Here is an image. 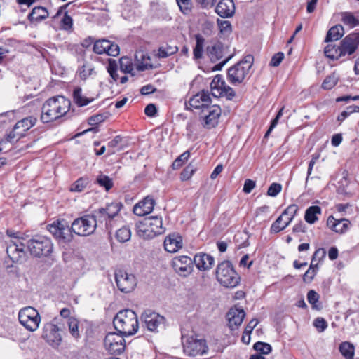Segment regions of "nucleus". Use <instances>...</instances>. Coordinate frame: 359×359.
I'll use <instances>...</instances> for the list:
<instances>
[{
  "mask_svg": "<svg viewBox=\"0 0 359 359\" xmlns=\"http://www.w3.org/2000/svg\"><path fill=\"white\" fill-rule=\"evenodd\" d=\"M97 218L95 212L93 215H84L74 219L71 227L66 220H57L49 224L48 229L59 242L66 243L73 239L72 233L81 236L93 233L99 223Z\"/></svg>",
  "mask_w": 359,
  "mask_h": 359,
  "instance_id": "obj_1",
  "label": "nucleus"
},
{
  "mask_svg": "<svg viewBox=\"0 0 359 359\" xmlns=\"http://www.w3.org/2000/svg\"><path fill=\"white\" fill-rule=\"evenodd\" d=\"M70 105V100L64 96L49 98L41 107V122L48 123L62 117L69 111Z\"/></svg>",
  "mask_w": 359,
  "mask_h": 359,
  "instance_id": "obj_2",
  "label": "nucleus"
},
{
  "mask_svg": "<svg viewBox=\"0 0 359 359\" xmlns=\"http://www.w3.org/2000/svg\"><path fill=\"white\" fill-rule=\"evenodd\" d=\"M113 324L116 330L126 337L135 334L139 327L137 314L131 309L120 311L114 318Z\"/></svg>",
  "mask_w": 359,
  "mask_h": 359,
  "instance_id": "obj_3",
  "label": "nucleus"
},
{
  "mask_svg": "<svg viewBox=\"0 0 359 359\" xmlns=\"http://www.w3.org/2000/svg\"><path fill=\"white\" fill-rule=\"evenodd\" d=\"M254 62V57L251 54L246 55L239 62L229 68L227 80L232 85L237 86L243 83L250 76V69Z\"/></svg>",
  "mask_w": 359,
  "mask_h": 359,
  "instance_id": "obj_4",
  "label": "nucleus"
},
{
  "mask_svg": "<svg viewBox=\"0 0 359 359\" xmlns=\"http://www.w3.org/2000/svg\"><path fill=\"white\" fill-rule=\"evenodd\" d=\"M137 234L143 239H152L165 231L162 218L158 216H150L135 224Z\"/></svg>",
  "mask_w": 359,
  "mask_h": 359,
  "instance_id": "obj_5",
  "label": "nucleus"
},
{
  "mask_svg": "<svg viewBox=\"0 0 359 359\" xmlns=\"http://www.w3.org/2000/svg\"><path fill=\"white\" fill-rule=\"evenodd\" d=\"M216 278L222 286L228 288L236 287L240 282V276L229 261H223L217 265Z\"/></svg>",
  "mask_w": 359,
  "mask_h": 359,
  "instance_id": "obj_6",
  "label": "nucleus"
},
{
  "mask_svg": "<svg viewBox=\"0 0 359 359\" xmlns=\"http://www.w3.org/2000/svg\"><path fill=\"white\" fill-rule=\"evenodd\" d=\"M182 342L184 353L188 356H196L203 355L208 351L206 341L198 338V335L184 336L182 335Z\"/></svg>",
  "mask_w": 359,
  "mask_h": 359,
  "instance_id": "obj_7",
  "label": "nucleus"
},
{
  "mask_svg": "<svg viewBox=\"0 0 359 359\" xmlns=\"http://www.w3.org/2000/svg\"><path fill=\"white\" fill-rule=\"evenodd\" d=\"M206 55L212 62L221 60L215 67V70H221L224 65L235 55V49L229 50V46H206Z\"/></svg>",
  "mask_w": 359,
  "mask_h": 359,
  "instance_id": "obj_8",
  "label": "nucleus"
},
{
  "mask_svg": "<svg viewBox=\"0 0 359 359\" xmlns=\"http://www.w3.org/2000/svg\"><path fill=\"white\" fill-rule=\"evenodd\" d=\"M27 247L31 255L38 257H47L53 251L51 240L43 236H36L29 240Z\"/></svg>",
  "mask_w": 359,
  "mask_h": 359,
  "instance_id": "obj_9",
  "label": "nucleus"
},
{
  "mask_svg": "<svg viewBox=\"0 0 359 359\" xmlns=\"http://www.w3.org/2000/svg\"><path fill=\"white\" fill-rule=\"evenodd\" d=\"M18 319L20 324L31 332L38 329L41 321L39 312L32 306L21 309L18 313Z\"/></svg>",
  "mask_w": 359,
  "mask_h": 359,
  "instance_id": "obj_10",
  "label": "nucleus"
},
{
  "mask_svg": "<svg viewBox=\"0 0 359 359\" xmlns=\"http://www.w3.org/2000/svg\"><path fill=\"white\" fill-rule=\"evenodd\" d=\"M147 329L152 332H159L166 327V320L158 313L150 310L145 311L141 316Z\"/></svg>",
  "mask_w": 359,
  "mask_h": 359,
  "instance_id": "obj_11",
  "label": "nucleus"
},
{
  "mask_svg": "<svg viewBox=\"0 0 359 359\" xmlns=\"http://www.w3.org/2000/svg\"><path fill=\"white\" fill-rule=\"evenodd\" d=\"M115 281L118 289L124 293L132 292L137 285L136 277L123 269L115 271Z\"/></svg>",
  "mask_w": 359,
  "mask_h": 359,
  "instance_id": "obj_12",
  "label": "nucleus"
},
{
  "mask_svg": "<svg viewBox=\"0 0 359 359\" xmlns=\"http://www.w3.org/2000/svg\"><path fill=\"white\" fill-rule=\"evenodd\" d=\"M123 334L119 332H109L104 338V345L111 354H121L126 348V341Z\"/></svg>",
  "mask_w": 359,
  "mask_h": 359,
  "instance_id": "obj_13",
  "label": "nucleus"
},
{
  "mask_svg": "<svg viewBox=\"0 0 359 359\" xmlns=\"http://www.w3.org/2000/svg\"><path fill=\"white\" fill-rule=\"evenodd\" d=\"M54 320L57 324L48 323L44 325L43 337L53 345H58L62 341V337L60 332L63 331L65 327L64 324L60 322V320L58 318H55Z\"/></svg>",
  "mask_w": 359,
  "mask_h": 359,
  "instance_id": "obj_14",
  "label": "nucleus"
},
{
  "mask_svg": "<svg viewBox=\"0 0 359 359\" xmlns=\"http://www.w3.org/2000/svg\"><path fill=\"white\" fill-rule=\"evenodd\" d=\"M122 207L123 205L121 203L113 202L107 204L105 208H101L95 211L96 213V217H98L97 219L99 223H104V219L109 218H111L109 220V224L111 219H114L115 221L117 219H121L122 217L119 212Z\"/></svg>",
  "mask_w": 359,
  "mask_h": 359,
  "instance_id": "obj_15",
  "label": "nucleus"
},
{
  "mask_svg": "<svg viewBox=\"0 0 359 359\" xmlns=\"http://www.w3.org/2000/svg\"><path fill=\"white\" fill-rule=\"evenodd\" d=\"M172 266L179 276L187 277L193 271L194 263L191 257L188 256H177L172 260Z\"/></svg>",
  "mask_w": 359,
  "mask_h": 359,
  "instance_id": "obj_16",
  "label": "nucleus"
},
{
  "mask_svg": "<svg viewBox=\"0 0 359 359\" xmlns=\"http://www.w3.org/2000/svg\"><path fill=\"white\" fill-rule=\"evenodd\" d=\"M222 114V109L217 104H210L203 111L200 113V118L204 121V126L212 128L218 123V118Z\"/></svg>",
  "mask_w": 359,
  "mask_h": 359,
  "instance_id": "obj_17",
  "label": "nucleus"
},
{
  "mask_svg": "<svg viewBox=\"0 0 359 359\" xmlns=\"http://www.w3.org/2000/svg\"><path fill=\"white\" fill-rule=\"evenodd\" d=\"M24 244L20 240H10L6 243V253L13 262H22L25 259Z\"/></svg>",
  "mask_w": 359,
  "mask_h": 359,
  "instance_id": "obj_18",
  "label": "nucleus"
},
{
  "mask_svg": "<svg viewBox=\"0 0 359 359\" xmlns=\"http://www.w3.org/2000/svg\"><path fill=\"white\" fill-rule=\"evenodd\" d=\"M358 46H325V55L332 60L353 54Z\"/></svg>",
  "mask_w": 359,
  "mask_h": 359,
  "instance_id": "obj_19",
  "label": "nucleus"
},
{
  "mask_svg": "<svg viewBox=\"0 0 359 359\" xmlns=\"http://www.w3.org/2000/svg\"><path fill=\"white\" fill-rule=\"evenodd\" d=\"M211 104L210 93L208 90H201L192 96L189 100V105L191 108L200 109L203 111Z\"/></svg>",
  "mask_w": 359,
  "mask_h": 359,
  "instance_id": "obj_20",
  "label": "nucleus"
},
{
  "mask_svg": "<svg viewBox=\"0 0 359 359\" xmlns=\"http://www.w3.org/2000/svg\"><path fill=\"white\" fill-rule=\"evenodd\" d=\"M155 204V200L152 197L148 196L134 205L133 212L138 216L148 215L152 212Z\"/></svg>",
  "mask_w": 359,
  "mask_h": 359,
  "instance_id": "obj_21",
  "label": "nucleus"
},
{
  "mask_svg": "<svg viewBox=\"0 0 359 359\" xmlns=\"http://www.w3.org/2000/svg\"><path fill=\"white\" fill-rule=\"evenodd\" d=\"M245 316V313L242 309L231 308L227 313L226 317L229 328L233 330L241 325Z\"/></svg>",
  "mask_w": 359,
  "mask_h": 359,
  "instance_id": "obj_22",
  "label": "nucleus"
},
{
  "mask_svg": "<svg viewBox=\"0 0 359 359\" xmlns=\"http://www.w3.org/2000/svg\"><path fill=\"white\" fill-rule=\"evenodd\" d=\"M235 10L233 0H220L215 7V12L223 18L232 17Z\"/></svg>",
  "mask_w": 359,
  "mask_h": 359,
  "instance_id": "obj_23",
  "label": "nucleus"
},
{
  "mask_svg": "<svg viewBox=\"0 0 359 359\" xmlns=\"http://www.w3.org/2000/svg\"><path fill=\"white\" fill-rule=\"evenodd\" d=\"M327 225L336 233H344L349 229L351 222L345 218L337 219L333 216H330L327 220Z\"/></svg>",
  "mask_w": 359,
  "mask_h": 359,
  "instance_id": "obj_24",
  "label": "nucleus"
},
{
  "mask_svg": "<svg viewBox=\"0 0 359 359\" xmlns=\"http://www.w3.org/2000/svg\"><path fill=\"white\" fill-rule=\"evenodd\" d=\"M215 259L213 257L205 253L196 254L193 260V263L200 271H206L210 269L214 264Z\"/></svg>",
  "mask_w": 359,
  "mask_h": 359,
  "instance_id": "obj_25",
  "label": "nucleus"
},
{
  "mask_svg": "<svg viewBox=\"0 0 359 359\" xmlns=\"http://www.w3.org/2000/svg\"><path fill=\"white\" fill-rule=\"evenodd\" d=\"M182 247V238L179 234H170L164 240V248L168 252H176Z\"/></svg>",
  "mask_w": 359,
  "mask_h": 359,
  "instance_id": "obj_26",
  "label": "nucleus"
},
{
  "mask_svg": "<svg viewBox=\"0 0 359 359\" xmlns=\"http://www.w3.org/2000/svg\"><path fill=\"white\" fill-rule=\"evenodd\" d=\"M135 60L136 69L138 71H144L154 67L151 62L150 57L144 54L142 52H139L135 54Z\"/></svg>",
  "mask_w": 359,
  "mask_h": 359,
  "instance_id": "obj_27",
  "label": "nucleus"
},
{
  "mask_svg": "<svg viewBox=\"0 0 359 359\" xmlns=\"http://www.w3.org/2000/svg\"><path fill=\"white\" fill-rule=\"evenodd\" d=\"M37 122V118L29 116L18 121L14 126V130L21 129L20 135H24V133L33 127Z\"/></svg>",
  "mask_w": 359,
  "mask_h": 359,
  "instance_id": "obj_28",
  "label": "nucleus"
},
{
  "mask_svg": "<svg viewBox=\"0 0 359 359\" xmlns=\"http://www.w3.org/2000/svg\"><path fill=\"white\" fill-rule=\"evenodd\" d=\"M344 34V29L342 25H336L332 26L327 32L325 42H333L340 39Z\"/></svg>",
  "mask_w": 359,
  "mask_h": 359,
  "instance_id": "obj_29",
  "label": "nucleus"
},
{
  "mask_svg": "<svg viewBox=\"0 0 359 359\" xmlns=\"http://www.w3.org/2000/svg\"><path fill=\"white\" fill-rule=\"evenodd\" d=\"M225 83L222 75H216L210 83L211 95L215 97H220V91H222Z\"/></svg>",
  "mask_w": 359,
  "mask_h": 359,
  "instance_id": "obj_30",
  "label": "nucleus"
},
{
  "mask_svg": "<svg viewBox=\"0 0 359 359\" xmlns=\"http://www.w3.org/2000/svg\"><path fill=\"white\" fill-rule=\"evenodd\" d=\"M48 16V12L46 8L42 6L34 7L28 15L31 22H41Z\"/></svg>",
  "mask_w": 359,
  "mask_h": 359,
  "instance_id": "obj_31",
  "label": "nucleus"
},
{
  "mask_svg": "<svg viewBox=\"0 0 359 359\" xmlns=\"http://www.w3.org/2000/svg\"><path fill=\"white\" fill-rule=\"evenodd\" d=\"M73 100L78 107H84L94 100V98H89L84 96L82 93V89L76 87L73 91Z\"/></svg>",
  "mask_w": 359,
  "mask_h": 359,
  "instance_id": "obj_32",
  "label": "nucleus"
},
{
  "mask_svg": "<svg viewBox=\"0 0 359 359\" xmlns=\"http://www.w3.org/2000/svg\"><path fill=\"white\" fill-rule=\"evenodd\" d=\"M321 214V208L318 205H313L309 207L306 212L304 215L305 221L310 224H314L318 219V215Z\"/></svg>",
  "mask_w": 359,
  "mask_h": 359,
  "instance_id": "obj_33",
  "label": "nucleus"
},
{
  "mask_svg": "<svg viewBox=\"0 0 359 359\" xmlns=\"http://www.w3.org/2000/svg\"><path fill=\"white\" fill-rule=\"evenodd\" d=\"M339 351L346 359H353L355 353L354 346L348 341L342 342L339 346Z\"/></svg>",
  "mask_w": 359,
  "mask_h": 359,
  "instance_id": "obj_34",
  "label": "nucleus"
},
{
  "mask_svg": "<svg viewBox=\"0 0 359 359\" xmlns=\"http://www.w3.org/2000/svg\"><path fill=\"white\" fill-rule=\"evenodd\" d=\"M319 299L320 296L315 290H311L308 292L307 300L311 305L313 309L319 311L322 309V305L319 302Z\"/></svg>",
  "mask_w": 359,
  "mask_h": 359,
  "instance_id": "obj_35",
  "label": "nucleus"
},
{
  "mask_svg": "<svg viewBox=\"0 0 359 359\" xmlns=\"http://www.w3.org/2000/svg\"><path fill=\"white\" fill-rule=\"evenodd\" d=\"M131 231L128 226H123L116 232V238L121 243H125L130 239Z\"/></svg>",
  "mask_w": 359,
  "mask_h": 359,
  "instance_id": "obj_36",
  "label": "nucleus"
},
{
  "mask_svg": "<svg viewBox=\"0 0 359 359\" xmlns=\"http://www.w3.org/2000/svg\"><path fill=\"white\" fill-rule=\"evenodd\" d=\"M178 51V46H159L157 56L160 58H165L176 53Z\"/></svg>",
  "mask_w": 359,
  "mask_h": 359,
  "instance_id": "obj_37",
  "label": "nucleus"
},
{
  "mask_svg": "<svg viewBox=\"0 0 359 359\" xmlns=\"http://www.w3.org/2000/svg\"><path fill=\"white\" fill-rule=\"evenodd\" d=\"M341 20L345 25H349L351 27L359 25V20L353 15L352 13L343 12L341 13Z\"/></svg>",
  "mask_w": 359,
  "mask_h": 359,
  "instance_id": "obj_38",
  "label": "nucleus"
},
{
  "mask_svg": "<svg viewBox=\"0 0 359 359\" xmlns=\"http://www.w3.org/2000/svg\"><path fill=\"white\" fill-rule=\"evenodd\" d=\"M70 334L74 338L80 336L79 331V320L75 318H69L67 322Z\"/></svg>",
  "mask_w": 359,
  "mask_h": 359,
  "instance_id": "obj_39",
  "label": "nucleus"
},
{
  "mask_svg": "<svg viewBox=\"0 0 359 359\" xmlns=\"http://www.w3.org/2000/svg\"><path fill=\"white\" fill-rule=\"evenodd\" d=\"M298 211V206L295 204L289 205L281 214L283 217L288 216V221H285V226H288L292 221Z\"/></svg>",
  "mask_w": 359,
  "mask_h": 359,
  "instance_id": "obj_40",
  "label": "nucleus"
},
{
  "mask_svg": "<svg viewBox=\"0 0 359 359\" xmlns=\"http://www.w3.org/2000/svg\"><path fill=\"white\" fill-rule=\"evenodd\" d=\"M94 72V68L88 63L83 64L79 70L78 74L79 77L83 79H87Z\"/></svg>",
  "mask_w": 359,
  "mask_h": 359,
  "instance_id": "obj_41",
  "label": "nucleus"
},
{
  "mask_svg": "<svg viewBox=\"0 0 359 359\" xmlns=\"http://www.w3.org/2000/svg\"><path fill=\"white\" fill-rule=\"evenodd\" d=\"M197 168L192 162L190 163L181 172L180 178L182 181L189 180L196 172Z\"/></svg>",
  "mask_w": 359,
  "mask_h": 359,
  "instance_id": "obj_42",
  "label": "nucleus"
},
{
  "mask_svg": "<svg viewBox=\"0 0 359 359\" xmlns=\"http://www.w3.org/2000/svg\"><path fill=\"white\" fill-rule=\"evenodd\" d=\"M337 81L338 77L333 73L325 77L322 83V88L325 90H330L337 83Z\"/></svg>",
  "mask_w": 359,
  "mask_h": 359,
  "instance_id": "obj_43",
  "label": "nucleus"
},
{
  "mask_svg": "<svg viewBox=\"0 0 359 359\" xmlns=\"http://www.w3.org/2000/svg\"><path fill=\"white\" fill-rule=\"evenodd\" d=\"M108 43L109 45H117L114 41H111L105 38L96 39L93 36L86 38L81 45H97L99 43Z\"/></svg>",
  "mask_w": 359,
  "mask_h": 359,
  "instance_id": "obj_44",
  "label": "nucleus"
},
{
  "mask_svg": "<svg viewBox=\"0 0 359 359\" xmlns=\"http://www.w3.org/2000/svg\"><path fill=\"white\" fill-rule=\"evenodd\" d=\"M353 112H359V106L351 105L346 107L337 117V121L341 123Z\"/></svg>",
  "mask_w": 359,
  "mask_h": 359,
  "instance_id": "obj_45",
  "label": "nucleus"
},
{
  "mask_svg": "<svg viewBox=\"0 0 359 359\" xmlns=\"http://www.w3.org/2000/svg\"><path fill=\"white\" fill-rule=\"evenodd\" d=\"M96 181L100 187H104L107 191L113 187V182L109 176L100 175L97 176Z\"/></svg>",
  "mask_w": 359,
  "mask_h": 359,
  "instance_id": "obj_46",
  "label": "nucleus"
},
{
  "mask_svg": "<svg viewBox=\"0 0 359 359\" xmlns=\"http://www.w3.org/2000/svg\"><path fill=\"white\" fill-rule=\"evenodd\" d=\"M339 45H359V33L353 32L348 34Z\"/></svg>",
  "mask_w": 359,
  "mask_h": 359,
  "instance_id": "obj_47",
  "label": "nucleus"
},
{
  "mask_svg": "<svg viewBox=\"0 0 359 359\" xmlns=\"http://www.w3.org/2000/svg\"><path fill=\"white\" fill-rule=\"evenodd\" d=\"M253 348L257 352L264 355L269 354L272 351L271 346L269 344L262 341L256 342Z\"/></svg>",
  "mask_w": 359,
  "mask_h": 359,
  "instance_id": "obj_48",
  "label": "nucleus"
},
{
  "mask_svg": "<svg viewBox=\"0 0 359 359\" xmlns=\"http://www.w3.org/2000/svg\"><path fill=\"white\" fill-rule=\"evenodd\" d=\"M88 181L87 179L80 178L77 180L70 187V191L74 192H81L86 187Z\"/></svg>",
  "mask_w": 359,
  "mask_h": 359,
  "instance_id": "obj_49",
  "label": "nucleus"
},
{
  "mask_svg": "<svg viewBox=\"0 0 359 359\" xmlns=\"http://www.w3.org/2000/svg\"><path fill=\"white\" fill-rule=\"evenodd\" d=\"M190 153L189 151H184L180 156H178L172 163V167L174 170L179 169L189 158Z\"/></svg>",
  "mask_w": 359,
  "mask_h": 359,
  "instance_id": "obj_50",
  "label": "nucleus"
},
{
  "mask_svg": "<svg viewBox=\"0 0 359 359\" xmlns=\"http://www.w3.org/2000/svg\"><path fill=\"white\" fill-rule=\"evenodd\" d=\"M284 219L283 215L279 216L276 220L272 224L270 228V231L272 233H277L282 230L285 229L287 226H285V221L283 225H280L282 221Z\"/></svg>",
  "mask_w": 359,
  "mask_h": 359,
  "instance_id": "obj_51",
  "label": "nucleus"
},
{
  "mask_svg": "<svg viewBox=\"0 0 359 359\" xmlns=\"http://www.w3.org/2000/svg\"><path fill=\"white\" fill-rule=\"evenodd\" d=\"M107 72L110 76L114 81H116L118 79V74H117V64L114 60H109V64L107 66Z\"/></svg>",
  "mask_w": 359,
  "mask_h": 359,
  "instance_id": "obj_52",
  "label": "nucleus"
},
{
  "mask_svg": "<svg viewBox=\"0 0 359 359\" xmlns=\"http://www.w3.org/2000/svg\"><path fill=\"white\" fill-rule=\"evenodd\" d=\"M180 11L185 15L190 13L191 8V0H177Z\"/></svg>",
  "mask_w": 359,
  "mask_h": 359,
  "instance_id": "obj_53",
  "label": "nucleus"
},
{
  "mask_svg": "<svg viewBox=\"0 0 359 359\" xmlns=\"http://www.w3.org/2000/svg\"><path fill=\"white\" fill-rule=\"evenodd\" d=\"M282 190V185L279 183H272L267 191V195L271 197H276Z\"/></svg>",
  "mask_w": 359,
  "mask_h": 359,
  "instance_id": "obj_54",
  "label": "nucleus"
},
{
  "mask_svg": "<svg viewBox=\"0 0 359 359\" xmlns=\"http://www.w3.org/2000/svg\"><path fill=\"white\" fill-rule=\"evenodd\" d=\"M111 218L104 219L105 228L109 231V233H110L114 228L118 227L119 225H121L123 222V218H121V219H117L116 221L114 219H111L109 224V220Z\"/></svg>",
  "mask_w": 359,
  "mask_h": 359,
  "instance_id": "obj_55",
  "label": "nucleus"
},
{
  "mask_svg": "<svg viewBox=\"0 0 359 359\" xmlns=\"http://www.w3.org/2000/svg\"><path fill=\"white\" fill-rule=\"evenodd\" d=\"M221 92V96L220 97H226L228 100H232L235 95V91L233 89L226 85V83L224 84V87L222 88V91Z\"/></svg>",
  "mask_w": 359,
  "mask_h": 359,
  "instance_id": "obj_56",
  "label": "nucleus"
},
{
  "mask_svg": "<svg viewBox=\"0 0 359 359\" xmlns=\"http://www.w3.org/2000/svg\"><path fill=\"white\" fill-rule=\"evenodd\" d=\"M217 0H196L197 6L202 9H209L212 8Z\"/></svg>",
  "mask_w": 359,
  "mask_h": 359,
  "instance_id": "obj_57",
  "label": "nucleus"
},
{
  "mask_svg": "<svg viewBox=\"0 0 359 359\" xmlns=\"http://www.w3.org/2000/svg\"><path fill=\"white\" fill-rule=\"evenodd\" d=\"M120 67L121 69L126 73H130L133 70L132 64L126 57H122L120 59Z\"/></svg>",
  "mask_w": 359,
  "mask_h": 359,
  "instance_id": "obj_58",
  "label": "nucleus"
},
{
  "mask_svg": "<svg viewBox=\"0 0 359 359\" xmlns=\"http://www.w3.org/2000/svg\"><path fill=\"white\" fill-rule=\"evenodd\" d=\"M285 55L282 52H278L274 54L269 62V65L271 67H278L284 59Z\"/></svg>",
  "mask_w": 359,
  "mask_h": 359,
  "instance_id": "obj_59",
  "label": "nucleus"
},
{
  "mask_svg": "<svg viewBox=\"0 0 359 359\" xmlns=\"http://www.w3.org/2000/svg\"><path fill=\"white\" fill-rule=\"evenodd\" d=\"M314 327L318 330V332H323L327 327L326 320L323 318H317L313 322Z\"/></svg>",
  "mask_w": 359,
  "mask_h": 359,
  "instance_id": "obj_60",
  "label": "nucleus"
},
{
  "mask_svg": "<svg viewBox=\"0 0 359 359\" xmlns=\"http://www.w3.org/2000/svg\"><path fill=\"white\" fill-rule=\"evenodd\" d=\"M107 116L104 114H99L92 116L88 119V123L91 126L97 125L103 122Z\"/></svg>",
  "mask_w": 359,
  "mask_h": 359,
  "instance_id": "obj_61",
  "label": "nucleus"
},
{
  "mask_svg": "<svg viewBox=\"0 0 359 359\" xmlns=\"http://www.w3.org/2000/svg\"><path fill=\"white\" fill-rule=\"evenodd\" d=\"M121 141H122L121 136L116 135V137H114V138L112 140H111L108 142L109 151L110 154H113L116 152L115 150L114 149V148L117 147L118 145V144L121 143Z\"/></svg>",
  "mask_w": 359,
  "mask_h": 359,
  "instance_id": "obj_62",
  "label": "nucleus"
},
{
  "mask_svg": "<svg viewBox=\"0 0 359 359\" xmlns=\"http://www.w3.org/2000/svg\"><path fill=\"white\" fill-rule=\"evenodd\" d=\"M62 27L65 30L70 29L72 27L73 20L70 15L66 12L62 18Z\"/></svg>",
  "mask_w": 359,
  "mask_h": 359,
  "instance_id": "obj_63",
  "label": "nucleus"
},
{
  "mask_svg": "<svg viewBox=\"0 0 359 359\" xmlns=\"http://www.w3.org/2000/svg\"><path fill=\"white\" fill-rule=\"evenodd\" d=\"M313 265L310 266L309 269L305 272V273L303 276V280L305 283H310L313 280L315 276L317 273L313 269Z\"/></svg>",
  "mask_w": 359,
  "mask_h": 359,
  "instance_id": "obj_64",
  "label": "nucleus"
}]
</instances>
